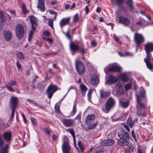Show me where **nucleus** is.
<instances>
[{
  "instance_id": "obj_1",
  "label": "nucleus",
  "mask_w": 153,
  "mask_h": 153,
  "mask_svg": "<svg viewBox=\"0 0 153 153\" xmlns=\"http://www.w3.org/2000/svg\"><path fill=\"white\" fill-rule=\"evenodd\" d=\"M3 137L4 140L8 143L4 147V141L0 134V153H7L9 148L10 142L12 140V134L10 131L5 132L3 134Z\"/></svg>"
},
{
  "instance_id": "obj_2",
  "label": "nucleus",
  "mask_w": 153,
  "mask_h": 153,
  "mask_svg": "<svg viewBox=\"0 0 153 153\" xmlns=\"http://www.w3.org/2000/svg\"><path fill=\"white\" fill-rule=\"evenodd\" d=\"M140 94L136 95L137 100L138 104L136 105V107L137 106L140 108L142 109L145 108L146 105L144 103H143V101H146V91L144 89L141 91L140 92Z\"/></svg>"
},
{
  "instance_id": "obj_3",
  "label": "nucleus",
  "mask_w": 153,
  "mask_h": 153,
  "mask_svg": "<svg viewBox=\"0 0 153 153\" xmlns=\"http://www.w3.org/2000/svg\"><path fill=\"white\" fill-rule=\"evenodd\" d=\"M95 116L94 114L88 115L85 120L86 123L88 126V128L92 129L97 126V122H94L95 120Z\"/></svg>"
},
{
  "instance_id": "obj_4",
  "label": "nucleus",
  "mask_w": 153,
  "mask_h": 153,
  "mask_svg": "<svg viewBox=\"0 0 153 153\" xmlns=\"http://www.w3.org/2000/svg\"><path fill=\"white\" fill-rule=\"evenodd\" d=\"M16 35L19 39H21L25 33L24 26L21 24L17 25L16 28Z\"/></svg>"
},
{
  "instance_id": "obj_5",
  "label": "nucleus",
  "mask_w": 153,
  "mask_h": 153,
  "mask_svg": "<svg viewBox=\"0 0 153 153\" xmlns=\"http://www.w3.org/2000/svg\"><path fill=\"white\" fill-rule=\"evenodd\" d=\"M115 102L111 97H109L107 100L105 105V108L103 111L106 113H108L110 109L115 105Z\"/></svg>"
},
{
  "instance_id": "obj_6",
  "label": "nucleus",
  "mask_w": 153,
  "mask_h": 153,
  "mask_svg": "<svg viewBox=\"0 0 153 153\" xmlns=\"http://www.w3.org/2000/svg\"><path fill=\"white\" fill-rule=\"evenodd\" d=\"M76 69L79 74H81L85 70V67L83 64L78 60H76L75 62Z\"/></svg>"
},
{
  "instance_id": "obj_7",
  "label": "nucleus",
  "mask_w": 153,
  "mask_h": 153,
  "mask_svg": "<svg viewBox=\"0 0 153 153\" xmlns=\"http://www.w3.org/2000/svg\"><path fill=\"white\" fill-rule=\"evenodd\" d=\"M57 90V87L53 85H50L47 88L46 91V94L48 95V98L51 99L53 94Z\"/></svg>"
},
{
  "instance_id": "obj_8",
  "label": "nucleus",
  "mask_w": 153,
  "mask_h": 153,
  "mask_svg": "<svg viewBox=\"0 0 153 153\" xmlns=\"http://www.w3.org/2000/svg\"><path fill=\"white\" fill-rule=\"evenodd\" d=\"M134 40L136 44L137 47L144 41V39L143 35L140 34L136 33L134 34Z\"/></svg>"
},
{
  "instance_id": "obj_9",
  "label": "nucleus",
  "mask_w": 153,
  "mask_h": 153,
  "mask_svg": "<svg viewBox=\"0 0 153 153\" xmlns=\"http://www.w3.org/2000/svg\"><path fill=\"white\" fill-rule=\"evenodd\" d=\"M145 50L147 54L146 57L149 58L152 57L151 52L153 51V43H148L145 45Z\"/></svg>"
},
{
  "instance_id": "obj_10",
  "label": "nucleus",
  "mask_w": 153,
  "mask_h": 153,
  "mask_svg": "<svg viewBox=\"0 0 153 153\" xmlns=\"http://www.w3.org/2000/svg\"><path fill=\"white\" fill-rule=\"evenodd\" d=\"M19 100L18 98L15 97H11L10 101V107L11 109H16Z\"/></svg>"
},
{
  "instance_id": "obj_11",
  "label": "nucleus",
  "mask_w": 153,
  "mask_h": 153,
  "mask_svg": "<svg viewBox=\"0 0 153 153\" xmlns=\"http://www.w3.org/2000/svg\"><path fill=\"white\" fill-rule=\"evenodd\" d=\"M119 22L120 23L124 24L125 26H127L130 24L129 19L123 16H120L119 17Z\"/></svg>"
},
{
  "instance_id": "obj_12",
  "label": "nucleus",
  "mask_w": 153,
  "mask_h": 153,
  "mask_svg": "<svg viewBox=\"0 0 153 153\" xmlns=\"http://www.w3.org/2000/svg\"><path fill=\"white\" fill-rule=\"evenodd\" d=\"M71 146L67 142H64L63 144L62 149L63 153H70Z\"/></svg>"
},
{
  "instance_id": "obj_13",
  "label": "nucleus",
  "mask_w": 153,
  "mask_h": 153,
  "mask_svg": "<svg viewBox=\"0 0 153 153\" xmlns=\"http://www.w3.org/2000/svg\"><path fill=\"white\" fill-rule=\"evenodd\" d=\"M30 20L32 25V28L33 30H35L37 26L36 18L33 16H30Z\"/></svg>"
},
{
  "instance_id": "obj_14",
  "label": "nucleus",
  "mask_w": 153,
  "mask_h": 153,
  "mask_svg": "<svg viewBox=\"0 0 153 153\" xmlns=\"http://www.w3.org/2000/svg\"><path fill=\"white\" fill-rule=\"evenodd\" d=\"M107 81L106 83L108 85H111L112 84L114 83L117 80V78L113 75H109Z\"/></svg>"
},
{
  "instance_id": "obj_15",
  "label": "nucleus",
  "mask_w": 153,
  "mask_h": 153,
  "mask_svg": "<svg viewBox=\"0 0 153 153\" xmlns=\"http://www.w3.org/2000/svg\"><path fill=\"white\" fill-rule=\"evenodd\" d=\"M115 143L114 140L109 139L102 141L101 142V144L104 146H109L113 145Z\"/></svg>"
},
{
  "instance_id": "obj_16",
  "label": "nucleus",
  "mask_w": 153,
  "mask_h": 153,
  "mask_svg": "<svg viewBox=\"0 0 153 153\" xmlns=\"http://www.w3.org/2000/svg\"><path fill=\"white\" fill-rule=\"evenodd\" d=\"M116 88L117 93L119 95L123 94L124 93L123 87L121 84L120 83H117Z\"/></svg>"
},
{
  "instance_id": "obj_17",
  "label": "nucleus",
  "mask_w": 153,
  "mask_h": 153,
  "mask_svg": "<svg viewBox=\"0 0 153 153\" xmlns=\"http://www.w3.org/2000/svg\"><path fill=\"white\" fill-rule=\"evenodd\" d=\"M9 20L11 19V17L9 15L6 13H3L0 11V20L1 22H4L6 20L8 19Z\"/></svg>"
},
{
  "instance_id": "obj_18",
  "label": "nucleus",
  "mask_w": 153,
  "mask_h": 153,
  "mask_svg": "<svg viewBox=\"0 0 153 153\" xmlns=\"http://www.w3.org/2000/svg\"><path fill=\"white\" fill-rule=\"evenodd\" d=\"M99 80L96 74L93 75L91 79L90 83L94 85H96L99 82Z\"/></svg>"
},
{
  "instance_id": "obj_19",
  "label": "nucleus",
  "mask_w": 153,
  "mask_h": 153,
  "mask_svg": "<svg viewBox=\"0 0 153 153\" xmlns=\"http://www.w3.org/2000/svg\"><path fill=\"white\" fill-rule=\"evenodd\" d=\"M70 48L71 51L73 52H76L79 50L80 48L79 45L74 42L70 43Z\"/></svg>"
},
{
  "instance_id": "obj_20",
  "label": "nucleus",
  "mask_w": 153,
  "mask_h": 153,
  "mask_svg": "<svg viewBox=\"0 0 153 153\" xmlns=\"http://www.w3.org/2000/svg\"><path fill=\"white\" fill-rule=\"evenodd\" d=\"M44 2V0H38L37 7L42 12H44L45 10Z\"/></svg>"
},
{
  "instance_id": "obj_21",
  "label": "nucleus",
  "mask_w": 153,
  "mask_h": 153,
  "mask_svg": "<svg viewBox=\"0 0 153 153\" xmlns=\"http://www.w3.org/2000/svg\"><path fill=\"white\" fill-rule=\"evenodd\" d=\"M4 37L6 41L10 40L12 38V34L10 31L5 30L4 32Z\"/></svg>"
},
{
  "instance_id": "obj_22",
  "label": "nucleus",
  "mask_w": 153,
  "mask_h": 153,
  "mask_svg": "<svg viewBox=\"0 0 153 153\" xmlns=\"http://www.w3.org/2000/svg\"><path fill=\"white\" fill-rule=\"evenodd\" d=\"M100 97L101 98H106L109 97L110 95V92L108 91H105L103 90L100 91Z\"/></svg>"
},
{
  "instance_id": "obj_23",
  "label": "nucleus",
  "mask_w": 153,
  "mask_h": 153,
  "mask_svg": "<svg viewBox=\"0 0 153 153\" xmlns=\"http://www.w3.org/2000/svg\"><path fill=\"white\" fill-rule=\"evenodd\" d=\"M121 69V68L120 67L116 66H113L109 67L108 70L110 71L119 72L120 71Z\"/></svg>"
},
{
  "instance_id": "obj_24",
  "label": "nucleus",
  "mask_w": 153,
  "mask_h": 153,
  "mask_svg": "<svg viewBox=\"0 0 153 153\" xmlns=\"http://www.w3.org/2000/svg\"><path fill=\"white\" fill-rule=\"evenodd\" d=\"M151 57H150L149 58L148 57H146V58L144 59V61L146 63V65L147 68L150 70H152L153 68V65L150 62V61L151 59Z\"/></svg>"
},
{
  "instance_id": "obj_25",
  "label": "nucleus",
  "mask_w": 153,
  "mask_h": 153,
  "mask_svg": "<svg viewBox=\"0 0 153 153\" xmlns=\"http://www.w3.org/2000/svg\"><path fill=\"white\" fill-rule=\"evenodd\" d=\"M73 122V120L70 119H64L62 120V123L65 126L67 127H69L71 126Z\"/></svg>"
},
{
  "instance_id": "obj_26",
  "label": "nucleus",
  "mask_w": 153,
  "mask_h": 153,
  "mask_svg": "<svg viewBox=\"0 0 153 153\" xmlns=\"http://www.w3.org/2000/svg\"><path fill=\"white\" fill-rule=\"evenodd\" d=\"M70 20V18H64L62 19L60 22V25L61 27H62L65 25L68 24Z\"/></svg>"
},
{
  "instance_id": "obj_27",
  "label": "nucleus",
  "mask_w": 153,
  "mask_h": 153,
  "mask_svg": "<svg viewBox=\"0 0 153 153\" xmlns=\"http://www.w3.org/2000/svg\"><path fill=\"white\" fill-rule=\"evenodd\" d=\"M129 139H121L118 141L119 143L122 146H127L128 144V140Z\"/></svg>"
},
{
  "instance_id": "obj_28",
  "label": "nucleus",
  "mask_w": 153,
  "mask_h": 153,
  "mask_svg": "<svg viewBox=\"0 0 153 153\" xmlns=\"http://www.w3.org/2000/svg\"><path fill=\"white\" fill-rule=\"evenodd\" d=\"M141 109L140 108H139L138 106H137V114L142 117H146L147 114L146 113L144 112L142 113Z\"/></svg>"
},
{
  "instance_id": "obj_29",
  "label": "nucleus",
  "mask_w": 153,
  "mask_h": 153,
  "mask_svg": "<svg viewBox=\"0 0 153 153\" xmlns=\"http://www.w3.org/2000/svg\"><path fill=\"white\" fill-rule=\"evenodd\" d=\"M135 121V120H134L132 121L131 118L129 117L127 121V123L131 128H132L134 125Z\"/></svg>"
},
{
  "instance_id": "obj_30",
  "label": "nucleus",
  "mask_w": 153,
  "mask_h": 153,
  "mask_svg": "<svg viewBox=\"0 0 153 153\" xmlns=\"http://www.w3.org/2000/svg\"><path fill=\"white\" fill-rule=\"evenodd\" d=\"M125 132V131H124L123 128H121L119 129L118 131V134L119 137L121 139H122Z\"/></svg>"
},
{
  "instance_id": "obj_31",
  "label": "nucleus",
  "mask_w": 153,
  "mask_h": 153,
  "mask_svg": "<svg viewBox=\"0 0 153 153\" xmlns=\"http://www.w3.org/2000/svg\"><path fill=\"white\" fill-rule=\"evenodd\" d=\"M80 88L81 89L82 95L83 96H85V94L87 90V88L86 86L83 84H81L80 86Z\"/></svg>"
},
{
  "instance_id": "obj_32",
  "label": "nucleus",
  "mask_w": 153,
  "mask_h": 153,
  "mask_svg": "<svg viewBox=\"0 0 153 153\" xmlns=\"http://www.w3.org/2000/svg\"><path fill=\"white\" fill-rule=\"evenodd\" d=\"M127 5L130 7V10H133L134 8L133 6V1L132 0H127Z\"/></svg>"
},
{
  "instance_id": "obj_33",
  "label": "nucleus",
  "mask_w": 153,
  "mask_h": 153,
  "mask_svg": "<svg viewBox=\"0 0 153 153\" xmlns=\"http://www.w3.org/2000/svg\"><path fill=\"white\" fill-rule=\"evenodd\" d=\"M120 104L123 108H127L129 105V103L128 102H123L122 101H120Z\"/></svg>"
},
{
  "instance_id": "obj_34",
  "label": "nucleus",
  "mask_w": 153,
  "mask_h": 153,
  "mask_svg": "<svg viewBox=\"0 0 153 153\" xmlns=\"http://www.w3.org/2000/svg\"><path fill=\"white\" fill-rule=\"evenodd\" d=\"M120 78L123 82H126L128 80V77L126 74H122L121 75Z\"/></svg>"
},
{
  "instance_id": "obj_35",
  "label": "nucleus",
  "mask_w": 153,
  "mask_h": 153,
  "mask_svg": "<svg viewBox=\"0 0 153 153\" xmlns=\"http://www.w3.org/2000/svg\"><path fill=\"white\" fill-rule=\"evenodd\" d=\"M66 131L69 132L72 136L73 137L75 136V134L73 129L72 128H68L66 130Z\"/></svg>"
},
{
  "instance_id": "obj_36",
  "label": "nucleus",
  "mask_w": 153,
  "mask_h": 153,
  "mask_svg": "<svg viewBox=\"0 0 153 153\" xmlns=\"http://www.w3.org/2000/svg\"><path fill=\"white\" fill-rule=\"evenodd\" d=\"M84 45L82 43L81 45V48H80L79 50L81 51V53L83 55L85 53V52L86 51V50H85L84 48Z\"/></svg>"
},
{
  "instance_id": "obj_37",
  "label": "nucleus",
  "mask_w": 153,
  "mask_h": 153,
  "mask_svg": "<svg viewBox=\"0 0 153 153\" xmlns=\"http://www.w3.org/2000/svg\"><path fill=\"white\" fill-rule=\"evenodd\" d=\"M105 151V149L104 147L99 146L96 152V153H100L103 152Z\"/></svg>"
},
{
  "instance_id": "obj_38",
  "label": "nucleus",
  "mask_w": 153,
  "mask_h": 153,
  "mask_svg": "<svg viewBox=\"0 0 153 153\" xmlns=\"http://www.w3.org/2000/svg\"><path fill=\"white\" fill-rule=\"evenodd\" d=\"M129 138L130 136L128 133L127 132H125L122 139H129Z\"/></svg>"
},
{
  "instance_id": "obj_39",
  "label": "nucleus",
  "mask_w": 153,
  "mask_h": 153,
  "mask_svg": "<svg viewBox=\"0 0 153 153\" xmlns=\"http://www.w3.org/2000/svg\"><path fill=\"white\" fill-rule=\"evenodd\" d=\"M47 19L48 20V25L52 28L53 29V20L52 19Z\"/></svg>"
},
{
  "instance_id": "obj_40",
  "label": "nucleus",
  "mask_w": 153,
  "mask_h": 153,
  "mask_svg": "<svg viewBox=\"0 0 153 153\" xmlns=\"http://www.w3.org/2000/svg\"><path fill=\"white\" fill-rule=\"evenodd\" d=\"M9 85L11 86L16 85V81L12 80H10L8 83Z\"/></svg>"
},
{
  "instance_id": "obj_41",
  "label": "nucleus",
  "mask_w": 153,
  "mask_h": 153,
  "mask_svg": "<svg viewBox=\"0 0 153 153\" xmlns=\"http://www.w3.org/2000/svg\"><path fill=\"white\" fill-rule=\"evenodd\" d=\"M129 53L128 52H126L125 53H123L120 52H118V53L119 55L121 56H126L128 55Z\"/></svg>"
},
{
  "instance_id": "obj_42",
  "label": "nucleus",
  "mask_w": 153,
  "mask_h": 153,
  "mask_svg": "<svg viewBox=\"0 0 153 153\" xmlns=\"http://www.w3.org/2000/svg\"><path fill=\"white\" fill-rule=\"evenodd\" d=\"M17 57L20 59H23L24 58L23 54L21 52H19L17 54Z\"/></svg>"
},
{
  "instance_id": "obj_43",
  "label": "nucleus",
  "mask_w": 153,
  "mask_h": 153,
  "mask_svg": "<svg viewBox=\"0 0 153 153\" xmlns=\"http://www.w3.org/2000/svg\"><path fill=\"white\" fill-rule=\"evenodd\" d=\"M22 9L23 12L25 13H27V10L26 9L25 5V4H23L22 6Z\"/></svg>"
},
{
  "instance_id": "obj_44",
  "label": "nucleus",
  "mask_w": 153,
  "mask_h": 153,
  "mask_svg": "<svg viewBox=\"0 0 153 153\" xmlns=\"http://www.w3.org/2000/svg\"><path fill=\"white\" fill-rule=\"evenodd\" d=\"M115 0H111L112 1H114ZM117 1V4L118 5H120L124 2V0H116Z\"/></svg>"
},
{
  "instance_id": "obj_45",
  "label": "nucleus",
  "mask_w": 153,
  "mask_h": 153,
  "mask_svg": "<svg viewBox=\"0 0 153 153\" xmlns=\"http://www.w3.org/2000/svg\"><path fill=\"white\" fill-rule=\"evenodd\" d=\"M79 18L78 17V14L76 13L74 17H73V22H76V21L78 20Z\"/></svg>"
},
{
  "instance_id": "obj_46",
  "label": "nucleus",
  "mask_w": 153,
  "mask_h": 153,
  "mask_svg": "<svg viewBox=\"0 0 153 153\" xmlns=\"http://www.w3.org/2000/svg\"><path fill=\"white\" fill-rule=\"evenodd\" d=\"M12 109V112L11 114V116L10 119H13L15 114V111L16 109Z\"/></svg>"
},
{
  "instance_id": "obj_47",
  "label": "nucleus",
  "mask_w": 153,
  "mask_h": 153,
  "mask_svg": "<svg viewBox=\"0 0 153 153\" xmlns=\"http://www.w3.org/2000/svg\"><path fill=\"white\" fill-rule=\"evenodd\" d=\"M131 134L132 137L134 139L135 141H137V140L136 138L135 134H134V130H133L132 131Z\"/></svg>"
},
{
  "instance_id": "obj_48",
  "label": "nucleus",
  "mask_w": 153,
  "mask_h": 153,
  "mask_svg": "<svg viewBox=\"0 0 153 153\" xmlns=\"http://www.w3.org/2000/svg\"><path fill=\"white\" fill-rule=\"evenodd\" d=\"M30 120L33 125H36V121L35 118L31 117H30Z\"/></svg>"
},
{
  "instance_id": "obj_49",
  "label": "nucleus",
  "mask_w": 153,
  "mask_h": 153,
  "mask_svg": "<svg viewBox=\"0 0 153 153\" xmlns=\"http://www.w3.org/2000/svg\"><path fill=\"white\" fill-rule=\"evenodd\" d=\"M131 87V84H128L125 86V88L126 90H129Z\"/></svg>"
},
{
  "instance_id": "obj_50",
  "label": "nucleus",
  "mask_w": 153,
  "mask_h": 153,
  "mask_svg": "<svg viewBox=\"0 0 153 153\" xmlns=\"http://www.w3.org/2000/svg\"><path fill=\"white\" fill-rule=\"evenodd\" d=\"M6 86L7 88L11 92H13L14 91V90L13 89L9 86V85H8L7 84L6 85Z\"/></svg>"
},
{
  "instance_id": "obj_51",
  "label": "nucleus",
  "mask_w": 153,
  "mask_h": 153,
  "mask_svg": "<svg viewBox=\"0 0 153 153\" xmlns=\"http://www.w3.org/2000/svg\"><path fill=\"white\" fill-rule=\"evenodd\" d=\"M92 90L90 89L88 94V99H90L91 98V95L92 93Z\"/></svg>"
},
{
  "instance_id": "obj_52",
  "label": "nucleus",
  "mask_w": 153,
  "mask_h": 153,
  "mask_svg": "<svg viewBox=\"0 0 153 153\" xmlns=\"http://www.w3.org/2000/svg\"><path fill=\"white\" fill-rule=\"evenodd\" d=\"M43 39L44 40H46L50 43H51L52 42V39L49 38H46L45 37H43Z\"/></svg>"
},
{
  "instance_id": "obj_53",
  "label": "nucleus",
  "mask_w": 153,
  "mask_h": 153,
  "mask_svg": "<svg viewBox=\"0 0 153 153\" xmlns=\"http://www.w3.org/2000/svg\"><path fill=\"white\" fill-rule=\"evenodd\" d=\"M50 33L49 31L45 30L43 34L45 36H48L49 35Z\"/></svg>"
},
{
  "instance_id": "obj_54",
  "label": "nucleus",
  "mask_w": 153,
  "mask_h": 153,
  "mask_svg": "<svg viewBox=\"0 0 153 153\" xmlns=\"http://www.w3.org/2000/svg\"><path fill=\"white\" fill-rule=\"evenodd\" d=\"M44 130L46 133L47 135H49L50 134V131L48 128H45L44 129Z\"/></svg>"
},
{
  "instance_id": "obj_55",
  "label": "nucleus",
  "mask_w": 153,
  "mask_h": 153,
  "mask_svg": "<svg viewBox=\"0 0 153 153\" xmlns=\"http://www.w3.org/2000/svg\"><path fill=\"white\" fill-rule=\"evenodd\" d=\"M55 109L56 110V111L57 113H60V111L59 108V106L57 105H55Z\"/></svg>"
},
{
  "instance_id": "obj_56",
  "label": "nucleus",
  "mask_w": 153,
  "mask_h": 153,
  "mask_svg": "<svg viewBox=\"0 0 153 153\" xmlns=\"http://www.w3.org/2000/svg\"><path fill=\"white\" fill-rule=\"evenodd\" d=\"M79 149L81 150V152L82 153H83L84 152V146L83 145H80V146H79Z\"/></svg>"
},
{
  "instance_id": "obj_57",
  "label": "nucleus",
  "mask_w": 153,
  "mask_h": 153,
  "mask_svg": "<svg viewBox=\"0 0 153 153\" xmlns=\"http://www.w3.org/2000/svg\"><path fill=\"white\" fill-rule=\"evenodd\" d=\"M16 66H17V67L18 68L20 69L21 68V65L19 63L18 61H17V62L16 63Z\"/></svg>"
},
{
  "instance_id": "obj_58",
  "label": "nucleus",
  "mask_w": 153,
  "mask_h": 153,
  "mask_svg": "<svg viewBox=\"0 0 153 153\" xmlns=\"http://www.w3.org/2000/svg\"><path fill=\"white\" fill-rule=\"evenodd\" d=\"M52 138L53 140H55L57 139V136L55 135V134H53L52 136Z\"/></svg>"
},
{
  "instance_id": "obj_59",
  "label": "nucleus",
  "mask_w": 153,
  "mask_h": 153,
  "mask_svg": "<svg viewBox=\"0 0 153 153\" xmlns=\"http://www.w3.org/2000/svg\"><path fill=\"white\" fill-rule=\"evenodd\" d=\"M65 35L68 39H70V35L69 32H67L65 34Z\"/></svg>"
},
{
  "instance_id": "obj_60",
  "label": "nucleus",
  "mask_w": 153,
  "mask_h": 153,
  "mask_svg": "<svg viewBox=\"0 0 153 153\" xmlns=\"http://www.w3.org/2000/svg\"><path fill=\"white\" fill-rule=\"evenodd\" d=\"M129 149L131 150L132 152H133L134 149V146L132 145H130L128 146Z\"/></svg>"
},
{
  "instance_id": "obj_61",
  "label": "nucleus",
  "mask_w": 153,
  "mask_h": 153,
  "mask_svg": "<svg viewBox=\"0 0 153 153\" xmlns=\"http://www.w3.org/2000/svg\"><path fill=\"white\" fill-rule=\"evenodd\" d=\"M124 128L129 132H130V129L128 126L126 125H125L124 126Z\"/></svg>"
},
{
  "instance_id": "obj_62",
  "label": "nucleus",
  "mask_w": 153,
  "mask_h": 153,
  "mask_svg": "<svg viewBox=\"0 0 153 153\" xmlns=\"http://www.w3.org/2000/svg\"><path fill=\"white\" fill-rule=\"evenodd\" d=\"M50 4L52 5H54L56 4V1H52L51 2Z\"/></svg>"
},
{
  "instance_id": "obj_63",
  "label": "nucleus",
  "mask_w": 153,
  "mask_h": 153,
  "mask_svg": "<svg viewBox=\"0 0 153 153\" xmlns=\"http://www.w3.org/2000/svg\"><path fill=\"white\" fill-rule=\"evenodd\" d=\"M27 100L30 103L32 104H34L35 103L34 101L33 100H32L29 99H27Z\"/></svg>"
},
{
  "instance_id": "obj_64",
  "label": "nucleus",
  "mask_w": 153,
  "mask_h": 153,
  "mask_svg": "<svg viewBox=\"0 0 153 153\" xmlns=\"http://www.w3.org/2000/svg\"><path fill=\"white\" fill-rule=\"evenodd\" d=\"M137 153H145V152H143L142 150L139 148L138 149Z\"/></svg>"
}]
</instances>
